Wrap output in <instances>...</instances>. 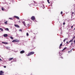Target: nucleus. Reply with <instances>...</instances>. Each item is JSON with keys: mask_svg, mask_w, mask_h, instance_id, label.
Here are the masks:
<instances>
[{"mask_svg": "<svg viewBox=\"0 0 75 75\" xmlns=\"http://www.w3.org/2000/svg\"><path fill=\"white\" fill-rule=\"evenodd\" d=\"M75 38V36L73 38V40H74V38Z\"/></svg>", "mask_w": 75, "mask_h": 75, "instance_id": "c85d7f7f", "label": "nucleus"}, {"mask_svg": "<svg viewBox=\"0 0 75 75\" xmlns=\"http://www.w3.org/2000/svg\"><path fill=\"white\" fill-rule=\"evenodd\" d=\"M61 58H62V59H63V57H62Z\"/></svg>", "mask_w": 75, "mask_h": 75, "instance_id": "a19ab883", "label": "nucleus"}, {"mask_svg": "<svg viewBox=\"0 0 75 75\" xmlns=\"http://www.w3.org/2000/svg\"><path fill=\"white\" fill-rule=\"evenodd\" d=\"M73 40H74V39H72L71 40V42H72V41H73Z\"/></svg>", "mask_w": 75, "mask_h": 75, "instance_id": "2f4dec72", "label": "nucleus"}, {"mask_svg": "<svg viewBox=\"0 0 75 75\" xmlns=\"http://www.w3.org/2000/svg\"><path fill=\"white\" fill-rule=\"evenodd\" d=\"M44 8H45L44 6H43Z\"/></svg>", "mask_w": 75, "mask_h": 75, "instance_id": "c03bdc74", "label": "nucleus"}, {"mask_svg": "<svg viewBox=\"0 0 75 75\" xmlns=\"http://www.w3.org/2000/svg\"><path fill=\"white\" fill-rule=\"evenodd\" d=\"M71 40H70V41H69V43H68V44H69V42H71Z\"/></svg>", "mask_w": 75, "mask_h": 75, "instance_id": "bb28decb", "label": "nucleus"}, {"mask_svg": "<svg viewBox=\"0 0 75 75\" xmlns=\"http://www.w3.org/2000/svg\"><path fill=\"white\" fill-rule=\"evenodd\" d=\"M20 52L21 54H23V53H24V52H25L24 50H22Z\"/></svg>", "mask_w": 75, "mask_h": 75, "instance_id": "423d86ee", "label": "nucleus"}, {"mask_svg": "<svg viewBox=\"0 0 75 75\" xmlns=\"http://www.w3.org/2000/svg\"><path fill=\"white\" fill-rule=\"evenodd\" d=\"M74 43L75 44V40H74Z\"/></svg>", "mask_w": 75, "mask_h": 75, "instance_id": "e433bc0d", "label": "nucleus"}, {"mask_svg": "<svg viewBox=\"0 0 75 75\" xmlns=\"http://www.w3.org/2000/svg\"><path fill=\"white\" fill-rule=\"evenodd\" d=\"M74 14V12H73L72 14H71V15L72 16H74V15H73V14Z\"/></svg>", "mask_w": 75, "mask_h": 75, "instance_id": "f3484780", "label": "nucleus"}, {"mask_svg": "<svg viewBox=\"0 0 75 75\" xmlns=\"http://www.w3.org/2000/svg\"><path fill=\"white\" fill-rule=\"evenodd\" d=\"M22 23H23V24L24 25H25V22L24 21H23L22 22Z\"/></svg>", "mask_w": 75, "mask_h": 75, "instance_id": "9d476101", "label": "nucleus"}, {"mask_svg": "<svg viewBox=\"0 0 75 75\" xmlns=\"http://www.w3.org/2000/svg\"><path fill=\"white\" fill-rule=\"evenodd\" d=\"M47 1L48 2V3L50 4V2H49V0H47Z\"/></svg>", "mask_w": 75, "mask_h": 75, "instance_id": "393cba45", "label": "nucleus"}, {"mask_svg": "<svg viewBox=\"0 0 75 75\" xmlns=\"http://www.w3.org/2000/svg\"><path fill=\"white\" fill-rule=\"evenodd\" d=\"M5 30L6 31H9V29L8 28H5Z\"/></svg>", "mask_w": 75, "mask_h": 75, "instance_id": "6e6552de", "label": "nucleus"}, {"mask_svg": "<svg viewBox=\"0 0 75 75\" xmlns=\"http://www.w3.org/2000/svg\"><path fill=\"white\" fill-rule=\"evenodd\" d=\"M62 43H61L60 45V46L59 47V48L60 49H61V46H62Z\"/></svg>", "mask_w": 75, "mask_h": 75, "instance_id": "9b49d317", "label": "nucleus"}, {"mask_svg": "<svg viewBox=\"0 0 75 75\" xmlns=\"http://www.w3.org/2000/svg\"><path fill=\"white\" fill-rule=\"evenodd\" d=\"M63 12H62V11H61V14H63Z\"/></svg>", "mask_w": 75, "mask_h": 75, "instance_id": "a878e982", "label": "nucleus"}, {"mask_svg": "<svg viewBox=\"0 0 75 75\" xmlns=\"http://www.w3.org/2000/svg\"><path fill=\"white\" fill-rule=\"evenodd\" d=\"M65 40H67V38H66L64 39Z\"/></svg>", "mask_w": 75, "mask_h": 75, "instance_id": "7c9ffc66", "label": "nucleus"}, {"mask_svg": "<svg viewBox=\"0 0 75 75\" xmlns=\"http://www.w3.org/2000/svg\"><path fill=\"white\" fill-rule=\"evenodd\" d=\"M12 42H16V40H13V41H12Z\"/></svg>", "mask_w": 75, "mask_h": 75, "instance_id": "4be33fe9", "label": "nucleus"}, {"mask_svg": "<svg viewBox=\"0 0 75 75\" xmlns=\"http://www.w3.org/2000/svg\"><path fill=\"white\" fill-rule=\"evenodd\" d=\"M14 17H15V18H16L18 19V20H19V19H20V18H19V17H18V16H14Z\"/></svg>", "mask_w": 75, "mask_h": 75, "instance_id": "20e7f679", "label": "nucleus"}, {"mask_svg": "<svg viewBox=\"0 0 75 75\" xmlns=\"http://www.w3.org/2000/svg\"><path fill=\"white\" fill-rule=\"evenodd\" d=\"M59 55H60V52H59Z\"/></svg>", "mask_w": 75, "mask_h": 75, "instance_id": "ea45409f", "label": "nucleus"}, {"mask_svg": "<svg viewBox=\"0 0 75 75\" xmlns=\"http://www.w3.org/2000/svg\"><path fill=\"white\" fill-rule=\"evenodd\" d=\"M18 23H21V22H20V21H18Z\"/></svg>", "mask_w": 75, "mask_h": 75, "instance_id": "f704fd0d", "label": "nucleus"}, {"mask_svg": "<svg viewBox=\"0 0 75 75\" xmlns=\"http://www.w3.org/2000/svg\"><path fill=\"white\" fill-rule=\"evenodd\" d=\"M1 10H2V11H4V8H1Z\"/></svg>", "mask_w": 75, "mask_h": 75, "instance_id": "b1692460", "label": "nucleus"}, {"mask_svg": "<svg viewBox=\"0 0 75 75\" xmlns=\"http://www.w3.org/2000/svg\"><path fill=\"white\" fill-rule=\"evenodd\" d=\"M9 19H10V20H13V18H9Z\"/></svg>", "mask_w": 75, "mask_h": 75, "instance_id": "412c9836", "label": "nucleus"}, {"mask_svg": "<svg viewBox=\"0 0 75 75\" xmlns=\"http://www.w3.org/2000/svg\"><path fill=\"white\" fill-rule=\"evenodd\" d=\"M66 48H67V47H65L63 50L62 51H64V50H65V49H66Z\"/></svg>", "mask_w": 75, "mask_h": 75, "instance_id": "5701e85b", "label": "nucleus"}, {"mask_svg": "<svg viewBox=\"0 0 75 75\" xmlns=\"http://www.w3.org/2000/svg\"><path fill=\"white\" fill-rule=\"evenodd\" d=\"M71 44V45H72V43Z\"/></svg>", "mask_w": 75, "mask_h": 75, "instance_id": "37998d69", "label": "nucleus"}, {"mask_svg": "<svg viewBox=\"0 0 75 75\" xmlns=\"http://www.w3.org/2000/svg\"><path fill=\"white\" fill-rule=\"evenodd\" d=\"M35 17L34 16H33L32 17H31V19L33 20V21H34V20H35Z\"/></svg>", "mask_w": 75, "mask_h": 75, "instance_id": "7ed1b4c3", "label": "nucleus"}, {"mask_svg": "<svg viewBox=\"0 0 75 75\" xmlns=\"http://www.w3.org/2000/svg\"><path fill=\"white\" fill-rule=\"evenodd\" d=\"M18 41H19L18 40H17V39L15 40V42H18Z\"/></svg>", "mask_w": 75, "mask_h": 75, "instance_id": "dca6fc26", "label": "nucleus"}, {"mask_svg": "<svg viewBox=\"0 0 75 75\" xmlns=\"http://www.w3.org/2000/svg\"><path fill=\"white\" fill-rule=\"evenodd\" d=\"M4 68H6V66H4Z\"/></svg>", "mask_w": 75, "mask_h": 75, "instance_id": "473e14b6", "label": "nucleus"}, {"mask_svg": "<svg viewBox=\"0 0 75 75\" xmlns=\"http://www.w3.org/2000/svg\"><path fill=\"white\" fill-rule=\"evenodd\" d=\"M0 30H1V31H3V29L1 28H0Z\"/></svg>", "mask_w": 75, "mask_h": 75, "instance_id": "2eb2a0df", "label": "nucleus"}, {"mask_svg": "<svg viewBox=\"0 0 75 75\" xmlns=\"http://www.w3.org/2000/svg\"><path fill=\"white\" fill-rule=\"evenodd\" d=\"M2 43H3V44H8V43L7 42H2Z\"/></svg>", "mask_w": 75, "mask_h": 75, "instance_id": "1a4fd4ad", "label": "nucleus"}, {"mask_svg": "<svg viewBox=\"0 0 75 75\" xmlns=\"http://www.w3.org/2000/svg\"><path fill=\"white\" fill-rule=\"evenodd\" d=\"M15 25V27H17V28H20V26H19L18 25Z\"/></svg>", "mask_w": 75, "mask_h": 75, "instance_id": "0eeeda50", "label": "nucleus"}, {"mask_svg": "<svg viewBox=\"0 0 75 75\" xmlns=\"http://www.w3.org/2000/svg\"><path fill=\"white\" fill-rule=\"evenodd\" d=\"M4 23L5 24H7V21H6V22H5Z\"/></svg>", "mask_w": 75, "mask_h": 75, "instance_id": "6ab92c4d", "label": "nucleus"}, {"mask_svg": "<svg viewBox=\"0 0 75 75\" xmlns=\"http://www.w3.org/2000/svg\"><path fill=\"white\" fill-rule=\"evenodd\" d=\"M34 54V52H31L28 54L27 56L28 57L29 56H30V55H33V54Z\"/></svg>", "mask_w": 75, "mask_h": 75, "instance_id": "f257e3e1", "label": "nucleus"}, {"mask_svg": "<svg viewBox=\"0 0 75 75\" xmlns=\"http://www.w3.org/2000/svg\"><path fill=\"white\" fill-rule=\"evenodd\" d=\"M35 21V22H37V21L35 20V21Z\"/></svg>", "mask_w": 75, "mask_h": 75, "instance_id": "79ce46f5", "label": "nucleus"}, {"mask_svg": "<svg viewBox=\"0 0 75 75\" xmlns=\"http://www.w3.org/2000/svg\"><path fill=\"white\" fill-rule=\"evenodd\" d=\"M26 35L27 36H28L29 35L28 34V33H26Z\"/></svg>", "mask_w": 75, "mask_h": 75, "instance_id": "aec40b11", "label": "nucleus"}, {"mask_svg": "<svg viewBox=\"0 0 75 75\" xmlns=\"http://www.w3.org/2000/svg\"><path fill=\"white\" fill-rule=\"evenodd\" d=\"M0 61H1V58H0Z\"/></svg>", "mask_w": 75, "mask_h": 75, "instance_id": "58836bf2", "label": "nucleus"}, {"mask_svg": "<svg viewBox=\"0 0 75 75\" xmlns=\"http://www.w3.org/2000/svg\"><path fill=\"white\" fill-rule=\"evenodd\" d=\"M7 36H8L7 34H5L4 35V37H7Z\"/></svg>", "mask_w": 75, "mask_h": 75, "instance_id": "39448f33", "label": "nucleus"}, {"mask_svg": "<svg viewBox=\"0 0 75 75\" xmlns=\"http://www.w3.org/2000/svg\"><path fill=\"white\" fill-rule=\"evenodd\" d=\"M9 37L10 38V39H11L12 40H13V37L10 36Z\"/></svg>", "mask_w": 75, "mask_h": 75, "instance_id": "ddd939ff", "label": "nucleus"}, {"mask_svg": "<svg viewBox=\"0 0 75 75\" xmlns=\"http://www.w3.org/2000/svg\"><path fill=\"white\" fill-rule=\"evenodd\" d=\"M71 28H73V26H71Z\"/></svg>", "mask_w": 75, "mask_h": 75, "instance_id": "72a5a7b5", "label": "nucleus"}, {"mask_svg": "<svg viewBox=\"0 0 75 75\" xmlns=\"http://www.w3.org/2000/svg\"><path fill=\"white\" fill-rule=\"evenodd\" d=\"M19 31H22V30H21V29H20L19 30Z\"/></svg>", "mask_w": 75, "mask_h": 75, "instance_id": "cd10ccee", "label": "nucleus"}, {"mask_svg": "<svg viewBox=\"0 0 75 75\" xmlns=\"http://www.w3.org/2000/svg\"><path fill=\"white\" fill-rule=\"evenodd\" d=\"M28 25H29V24H28Z\"/></svg>", "mask_w": 75, "mask_h": 75, "instance_id": "49530a36", "label": "nucleus"}, {"mask_svg": "<svg viewBox=\"0 0 75 75\" xmlns=\"http://www.w3.org/2000/svg\"><path fill=\"white\" fill-rule=\"evenodd\" d=\"M65 40L64 39V42H65Z\"/></svg>", "mask_w": 75, "mask_h": 75, "instance_id": "c9c22d12", "label": "nucleus"}, {"mask_svg": "<svg viewBox=\"0 0 75 75\" xmlns=\"http://www.w3.org/2000/svg\"><path fill=\"white\" fill-rule=\"evenodd\" d=\"M75 28L74 29V30H75Z\"/></svg>", "mask_w": 75, "mask_h": 75, "instance_id": "a18cd8bd", "label": "nucleus"}, {"mask_svg": "<svg viewBox=\"0 0 75 75\" xmlns=\"http://www.w3.org/2000/svg\"><path fill=\"white\" fill-rule=\"evenodd\" d=\"M65 22H64L63 23V25H65Z\"/></svg>", "mask_w": 75, "mask_h": 75, "instance_id": "c756f323", "label": "nucleus"}, {"mask_svg": "<svg viewBox=\"0 0 75 75\" xmlns=\"http://www.w3.org/2000/svg\"><path fill=\"white\" fill-rule=\"evenodd\" d=\"M68 41H67L66 42L67 44H68Z\"/></svg>", "mask_w": 75, "mask_h": 75, "instance_id": "4c0bfd02", "label": "nucleus"}, {"mask_svg": "<svg viewBox=\"0 0 75 75\" xmlns=\"http://www.w3.org/2000/svg\"><path fill=\"white\" fill-rule=\"evenodd\" d=\"M72 52V49L71 50H70V51H69L68 52V53H71V52Z\"/></svg>", "mask_w": 75, "mask_h": 75, "instance_id": "a211bd4d", "label": "nucleus"}, {"mask_svg": "<svg viewBox=\"0 0 75 75\" xmlns=\"http://www.w3.org/2000/svg\"><path fill=\"white\" fill-rule=\"evenodd\" d=\"M6 48L7 50H8L10 49V47H6Z\"/></svg>", "mask_w": 75, "mask_h": 75, "instance_id": "4468645a", "label": "nucleus"}, {"mask_svg": "<svg viewBox=\"0 0 75 75\" xmlns=\"http://www.w3.org/2000/svg\"><path fill=\"white\" fill-rule=\"evenodd\" d=\"M13 59V58H9V61H10V60H12Z\"/></svg>", "mask_w": 75, "mask_h": 75, "instance_id": "f8f14e48", "label": "nucleus"}, {"mask_svg": "<svg viewBox=\"0 0 75 75\" xmlns=\"http://www.w3.org/2000/svg\"><path fill=\"white\" fill-rule=\"evenodd\" d=\"M4 73V72L2 71H0V75H4L3 73Z\"/></svg>", "mask_w": 75, "mask_h": 75, "instance_id": "f03ea898", "label": "nucleus"}, {"mask_svg": "<svg viewBox=\"0 0 75 75\" xmlns=\"http://www.w3.org/2000/svg\"><path fill=\"white\" fill-rule=\"evenodd\" d=\"M34 34H35V33H34Z\"/></svg>", "mask_w": 75, "mask_h": 75, "instance_id": "de8ad7c7", "label": "nucleus"}]
</instances>
